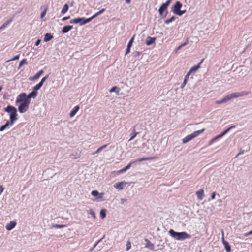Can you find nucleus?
<instances>
[{"label":"nucleus","instance_id":"obj_48","mask_svg":"<svg viewBox=\"0 0 252 252\" xmlns=\"http://www.w3.org/2000/svg\"><path fill=\"white\" fill-rule=\"evenodd\" d=\"M130 47H128L127 46V48L126 51L125 55H127L130 52Z\"/></svg>","mask_w":252,"mask_h":252},{"label":"nucleus","instance_id":"obj_64","mask_svg":"<svg viewBox=\"0 0 252 252\" xmlns=\"http://www.w3.org/2000/svg\"><path fill=\"white\" fill-rule=\"evenodd\" d=\"M214 141H216V140H217V138L216 137H214V138L212 139Z\"/></svg>","mask_w":252,"mask_h":252},{"label":"nucleus","instance_id":"obj_55","mask_svg":"<svg viewBox=\"0 0 252 252\" xmlns=\"http://www.w3.org/2000/svg\"><path fill=\"white\" fill-rule=\"evenodd\" d=\"M4 189V188H3L2 186H0V194L3 192Z\"/></svg>","mask_w":252,"mask_h":252},{"label":"nucleus","instance_id":"obj_59","mask_svg":"<svg viewBox=\"0 0 252 252\" xmlns=\"http://www.w3.org/2000/svg\"><path fill=\"white\" fill-rule=\"evenodd\" d=\"M105 237V235L103 236V237L100 239V240H99L97 243L95 244H96V246L102 241V240Z\"/></svg>","mask_w":252,"mask_h":252},{"label":"nucleus","instance_id":"obj_35","mask_svg":"<svg viewBox=\"0 0 252 252\" xmlns=\"http://www.w3.org/2000/svg\"><path fill=\"white\" fill-rule=\"evenodd\" d=\"M235 127V126H230V127L228 128L227 129H226L225 131H224L221 134H222V135H224L225 134H226L230 129H232V128H234Z\"/></svg>","mask_w":252,"mask_h":252},{"label":"nucleus","instance_id":"obj_40","mask_svg":"<svg viewBox=\"0 0 252 252\" xmlns=\"http://www.w3.org/2000/svg\"><path fill=\"white\" fill-rule=\"evenodd\" d=\"M126 250L128 251L131 248V242L130 241H127L126 245Z\"/></svg>","mask_w":252,"mask_h":252},{"label":"nucleus","instance_id":"obj_39","mask_svg":"<svg viewBox=\"0 0 252 252\" xmlns=\"http://www.w3.org/2000/svg\"><path fill=\"white\" fill-rule=\"evenodd\" d=\"M188 80V78H186V77H185L184 81H183L182 84L181 86V88L183 89L185 87V86L186 85V84L187 83Z\"/></svg>","mask_w":252,"mask_h":252},{"label":"nucleus","instance_id":"obj_31","mask_svg":"<svg viewBox=\"0 0 252 252\" xmlns=\"http://www.w3.org/2000/svg\"><path fill=\"white\" fill-rule=\"evenodd\" d=\"M100 216L102 219L106 217V210L104 209H101L100 212Z\"/></svg>","mask_w":252,"mask_h":252},{"label":"nucleus","instance_id":"obj_27","mask_svg":"<svg viewBox=\"0 0 252 252\" xmlns=\"http://www.w3.org/2000/svg\"><path fill=\"white\" fill-rule=\"evenodd\" d=\"M107 146V145H104L103 146H102L101 147H99L95 152H94L93 154V155H94V154H96L97 153H98L99 152H100V151H101L103 149H104V148H105Z\"/></svg>","mask_w":252,"mask_h":252},{"label":"nucleus","instance_id":"obj_20","mask_svg":"<svg viewBox=\"0 0 252 252\" xmlns=\"http://www.w3.org/2000/svg\"><path fill=\"white\" fill-rule=\"evenodd\" d=\"M72 28H73L72 26H70V25L65 26L63 27L62 31V32L63 33H66L68 32H69L70 30H71Z\"/></svg>","mask_w":252,"mask_h":252},{"label":"nucleus","instance_id":"obj_14","mask_svg":"<svg viewBox=\"0 0 252 252\" xmlns=\"http://www.w3.org/2000/svg\"><path fill=\"white\" fill-rule=\"evenodd\" d=\"M145 241L146 242L145 247L149 249L150 250H154L155 249L154 245L147 239H145Z\"/></svg>","mask_w":252,"mask_h":252},{"label":"nucleus","instance_id":"obj_1","mask_svg":"<svg viewBox=\"0 0 252 252\" xmlns=\"http://www.w3.org/2000/svg\"><path fill=\"white\" fill-rule=\"evenodd\" d=\"M250 94L249 92H235L225 96L221 100L216 101L215 102L217 104H221L225 103L229 101L232 98H236L239 97H242L248 95Z\"/></svg>","mask_w":252,"mask_h":252},{"label":"nucleus","instance_id":"obj_26","mask_svg":"<svg viewBox=\"0 0 252 252\" xmlns=\"http://www.w3.org/2000/svg\"><path fill=\"white\" fill-rule=\"evenodd\" d=\"M91 195L94 197H98V198H100L101 197V196H99V194L98 191L97 190H93L91 192Z\"/></svg>","mask_w":252,"mask_h":252},{"label":"nucleus","instance_id":"obj_11","mask_svg":"<svg viewBox=\"0 0 252 252\" xmlns=\"http://www.w3.org/2000/svg\"><path fill=\"white\" fill-rule=\"evenodd\" d=\"M127 184H129L128 182L123 181L116 183L114 185V187L119 190H121L124 189V187Z\"/></svg>","mask_w":252,"mask_h":252},{"label":"nucleus","instance_id":"obj_57","mask_svg":"<svg viewBox=\"0 0 252 252\" xmlns=\"http://www.w3.org/2000/svg\"><path fill=\"white\" fill-rule=\"evenodd\" d=\"M70 18V16H67V17H63V19H62V21H65L66 20H68Z\"/></svg>","mask_w":252,"mask_h":252},{"label":"nucleus","instance_id":"obj_12","mask_svg":"<svg viewBox=\"0 0 252 252\" xmlns=\"http://www.w3.org/2000/svg\"><path fill=\"white\" fill-rule=\"evenodd\" d=\"M16 224L17 222L15 220H12L6 225L5 228L7 230L10 231L16 226Z\"/></svg>","mask_w":252,"mask_h":252},{"label":"nucleus","instance_id":"obj_46","mask_svg":"<svg viewBox=\"0 0 252 252\" xmlns=\"http://www.w3.org/2000/svg\"><path fill=\"white\" fill-rule=\"evenodd\" d=\"M133 54L134 57H138L140 55V53L138 51H135L133 53Z\"/></svg>","mask_w":252,"mask_h":252},{"label":"nucleus","instance_id":"obj_32","mask_svg":"<svg viewBox=\"0 0 252 252\" xmlns=\"http://www.w3.org/2000/svg\"><path fill=\"white\" fill-rule=\"evenodd\" d=\"M70 157L73 159H77L80 157V154L76 153L75 154H71L70 155Z\"/></svg>","mask_w":252,"mask_h":252},{"label":"nucleus","instance_id":"obj_43","mask_svg":"<svg viewBox=\"0 0 252 252\" xmlns=\"http://www.w3.org/2000/svg\"><path fill=\"white\" fill-rule=\"evenodd\" d=\"M19 58V55H17L15 56L14 57V58L13 59H11L8 61H7V62H9V61H14V60H18Z\"/></svg>","mask_w":252,"mask_h":252},{"label":"nucleus","instance_id":"obj_36","mask_svg":"<svg viewBox=\"0 0 252 252\" xmlns=\"http://www.w3.org/2000/svg\"><path fill=\"white\" fill-rule=\"evenodd\" d=\"M119 90H120V89L118 87L115 86V87H112L110 90V92H116L117 93H118Z\"/></svg>","mask_w":252,"mask_h":252},{"label":"nucleus","instance_id":"obj_9","mask_svg":"<svg viewBox=\"0 0 252 252\" xmlns=\"http://www.w3.org/2000/svg\"><path fill=\"white\" fill-rule=\"evenodd\" d=\"M26 99H27V95L26 93H23L17 96L16 100V104L22 103Z\"/></svg>","mask_w":252,"mask_h":252},{"label":"nucleus","instance_id":"obj_15","mask_svg":"<svg viewBox=\"0 0 252 252\" xmlns=\"http://www.w3.org/2000/svg\"><path fill=\"white\" fill-rule=\"evenodd\" d=\"M43 70H41L33 77H30L29 79L30 80H32V81L36 80L40 77V76L43 74Z\"/></svg>","mask_w":252,"mask_h":252},{"label":"nucleus","instance_id":"obj_42","mask_svg":"<svg viewBox=\"0 0 252 252\" xmlns=\"http://www.w3.org/2000/svg\"><path fill=\"white\" fill-rule=\"evenodd\" d=\"M49 75H47L44 77L40 81V83H41V84L43 85V83L48 79Z\"/></svg>","mask_w":252,"mask_h":252},{"label":"nucleus","instance_id":"obj_47","mask_svg":"<svg viewBox=\"0 0 252 252\" xmlns=\"http://www.w3.org/2000/svg\"><path fill=\"white\" fill-rule=\"evenodd\" d=\"M191 73H192V72L191 71V70L190 69L188 72L187 73V74H186V75L185 76L186 78H189V76L190 75V74H191Z\"/></svg>","mask_w":252,"mask_h":252},{"label":"nucleus","instance_id":"obj_45","mask_svg":"<svg viewBox=\"0 0 252 252\" xmlns=\"http://www.w3.org/2000/svg\"><path fill=\"white\" fill-rule=\"evenodd\" d=\"M47 10V8H46L44 11L41 14V18H42L46 14V11Z\"/></svg>","mask_w":252,"mask_h":252},{"label":"nucleus","instance_id":"obj_6","mask_svg":"<svg viewBox=\"0 0 252 252\" xmlns=\"http://www.w3.org/2000/svg\"><path fill=\"white\" fill-rule=\"evenodd\" d=\"M30 103V100L27 99L24 102L20 103L21 104L18 107V110L21 113H23L27 111L29 105Z\"/></svg>","mask_w":252,"mask_h":252},{"label":"nucleus","instance_id":"obj_44","mask_svg":"<svg viewBox=\"0 0 252 252\" xmlns=\"http://www.w3.org/2000/svg\"><path fill=\"white\" fill-rule=\"evenodd\" d=\"M186 10H180L178 13L177 15L178 16H182L183 14H184L186 12Z\"/></svg>","mask_w":252,"mask_h":252},{"label":"nucleus","instance_id":"obj_5","mask_svg":"<svg viewBox=\"0 0 252 252\" xmlns=\"http://www.w3.org/2000/svg\"><path fill=\"white\" fill-rule=\"evenodd\" d=\"M91 18H89L88 19H86L84 17L82 18H77L76 19H72L70 21V23L71 24H79L80 25H83L86 24L91 21Z\"/></svg>","mask_w":252,"mask_h":252},{"label":"nucleus","instance_id":"obj_30","mask_svg":"<svg viewBox=\"0 0 252 252\" xmlns=\"http://www.w3.org/2000/svg\"><path fill=\"white\" fill-rule=\"evenodd\" d=\"M66 226L65 225L53 224L51 226V228H63L65 227Z\"/></svg>","mask_w":252,"mask_h":252},{"label":"nucleus","instance_id":"obj_52","mask_svg":"<svg viewBox=\"0 0 252 252\" xmlns=\"http://www.w3.org/2000/svg\"><path fill=\"white\" fill-rule=\"evenodd\" d=\"M40 42H41V40H40V39H38V40L36 41V42H35V46H38V45H39V44L40 43Z\"/></svg>","mask_w":252,"mask_h":252},{"label":"nucleus","instance_id":"obj_8","mask_svg":"<svg viewBox=\"0 0 252 252\" xmlns=\"http://www.w3.org/2000/svg\"><path fill=\"white\" fill-rule=\"evenodd\" d=\"M182 6V3L179 1H177L175 4L172 7V11L176 15L180 11V9Z\"/></svg>","mask_w":252,"mask_h":252},{"label":"nucleus","instance_id":"obj_17","mask_svg":"<svg viewBox=\"0 0 252 252\" xmlns=\"http://www.w3.org/2000/svg\"><path fill=\"white\" fill-rule=\"evenodd\" d=\"M196 195L198 198V199L200 200L203 199L204 197V191L203 189H200V190L197 191L196 192Z\"/></svg>","mask_w":252,"mask_h":252},{"label":"nucleus","instance_id":"obj_56","mask_svg":"<svg viewBox=\"0 0 252 252\" xmlns=\"http://www.w3.org/2000/svg\"><path fill=\"white\" fill-rule=\"evenodd\" d=\"M181 48H182L181 47V45H180L179 46H178L176 49V50H175V53H177L178 52V50H180L181 49Z\"/></svg>","mask_w":252,"mask_h":252},{"label":"nucleus","instance_id":"obj_23","mask_svg":"<svg viewBox=\"0 0 252 252\" xmlns=\"http://www.w3.org/2000/svg\"><path fill=\"white\" fill-rule=\"evenodd\" d=\"M12 20H13V18H11L8 21H7L5 23H4L0 27V30L4 29Z\"/></svg>","mask_w":252,"mask_h":252},{"label":"nucleus","instance_id":"obj_22","mask_svg":"<svg viewBox=\"0 0 252 252\" xmlns=\"http://www.w3.org/2000/svg\"><path fill=\"white\" fill-rule=\"evenodd\" d=\"M53 38V36L50 33H46L44 36V41L45 42H48Z\"/></svg>","mask_w":252,"mask_h":252},{"label":"nucleus","instance_id":"obj_63","mask_svg":"<svg viewBox=\"0 0 252 252\" xmlns=\"http://www.w3.org/2000/svg\"><path fill=\"white\" fill-rule=\"evenodd\" d=\"M126 0V3L127 4H129L131 1V0Z\"/></svg>","mask_w":252,"mask_h":252},{"label":"nucleus","instance_id":"obj_10","mask_svg":"<svg viewBox=\"0 0 252 252\" xmlns=\"http://www.w3.org/2000/svg\"><path fill=\"white\" fill-rule=\"evenodd\" d=\"M221 233H222V241L224 246V247L226 251V252H230L231 248H230V246H229L228 242L226 241L224 239V232H223V230H221Z\"/></svg>","mask_w":252,"mask_h":252},{"label":"nucleus","instance_id":"obj_3","mask_svg":"<svg viewBox=\"0 0 252 252\" xmlns=\"http://www.w3.org/2000/svg\"><path fill=\"white\" fill-rule=\"evenodd\" d=\"M5 111L10 113V120L11 122L14 123L17 120V110L16 109L12 106H8L4 109Z\"/></svg>","mask_w":252,"mask_h":252},{"label":"nucleus","instance_id":"obj_50","mask_svg":"<svg viewBox=\"0 0 252 252\" xmlns=\"http://www.w3.org/2000/svg\"><path fill=\"white\" fill-rule=\"evenodd\" d=\"M244 152L243 150H240L239 153L236 155V158H237L239 156L242 155Z\"/></svg>","mask_w":252,"mask_h":252},{"label":"nucleus","instance_id":"obj_41","mask_svg":"<svg viewBox=\"0 0 252 252\" xmlns=\"http://www.w3.org/2000/svg\"><path fill=\"white\" fill-rule=\"evenodd\" d=\"M89 213L93 218L95 219L96 218L95 214L92 209H91L89 210Z\"/></svg>","mask_w":252,"mask_h":252},{"label":"nucleus","instance_id":"obj_13","mask_svg":"<svg viewBox=\"0 0 252 252\" xmlns=\"http://www.w3.org/2000/svg\"><path fill=\"white\" fill-rule=\"evenodd\" d=\"M14 123L11 122L10 121H7L6 123L5 124V125L2 126L0 127V131H3L6 128H8L9 126H12Z\"/></svg>","mask_w":252,"mask_h":252},{"label":"nucleus","instance_id":"obj_34","mask_svg":"<svg viewBox=\"0 0 252 252\" xmlns=\"http://www.w3.org/2000/svg\"><path fill=\"white\" fill-rule=\"evenodd\" d=\"M42 86V85L41 84V83H40V82L36 85L33 88V90L35 91L36 92V91L39 90L40 89V88Z\"/></svg>","mask_w":252,"mask_h":252},{"label":"nucleus","instance_id":"obj_2","mask_svg":"<svg viewBox=\"0 0 252 252\" xmlns=\"http://www.w3.org/2000/svg\"><path fill=\"white\" fill-rule=\"evenodd\" d=\"M168 232L173 238L178 241H183L191 238V235L186 232H177L173 229H170Z\"/></svg>","mask_w":252,"mask_h":252},{"label":"nucleus","instance_id":"obj_28","mask_svg":"<svg viewBox=\"0 0 252 252\" xmlns=\"http://www.w3.org/2000/svg\"><path fill=\"white\" fill-rule=\"evenodd\" d=\"M105 11V9H102L101 10H100L99 12L95 13L94 15L92 17H91V20H92L94 18L97 17V16L100 15L102 14L104 11Z\"/></svg>","mask_w":252,"mask_h":252},{"label":"nucleus","instance_id":"obj_29","mask_svg":"<svg viewBox=\"0 0 252 252\" xmlns=\"http://www.w3.org/2000/svg\"><path fill=\"white\" fill-rule=\"evenodd\" d=\"M68 10V5L67 4L64 5L63 8L61 11V13L63 14H65Z\"/></svg>","mask_w":252,"mask_h":252},{"label":"nucleus","instance_id":"obj_19","mask_svg":"<svg viewBox=\"0 0 252 252\" xmlns=\"http://www.w3.org/2000/svg\"><path fill=\"white\" fill-rule=\"evenodd\" d=\"M80 107L79 106H76L74 109L71 111L69 116L70 117H73L77 113V111L79 110Z\"/></svg>","mask_w":252,"mask_h":252},{"label":"nucleus","instance_id":"obj_51","mask_svg":"<svg viewBox=\"0 0 252 252\" xmlns=\"http://www.w3.org/2000/svg\"><path fill=\"white\" fill-rule=\"evenodd\" d=\"M127 201V200L125 198H122L121 199V203L122 204H124L125 202Z\"/></svg>","mask_w":252,"mask_h":252},{"label":"nucleus","instance_id":"obj_58","mask_svg":"<svg viewBox=\"0 0 252 252\" xmlns=\"http://www.w3.org/2000/svg\"><path fill=\"white\" fill-rule=\"evenodd\" d=\"M188 43V40H187V41L183 44H181V46L182 47H183L186 46V45H187Z\"/></svg>","mask_w":252,"mask_h":252},{"label":"nucleus","instance_id":"obj_49","mask_svg":"<svg viewBox=\"0 0 252 252\" xmlns=\"http://www.w3.org/2000/svg\"><path fill=\"white\" fill-rule=\"evenodd\" d=\"M252 230L251 231H250V232H248V233H246L244 234V236L245 237H247L249 235H252Z\"/></svg>","mask_w":252,"mask_h":252},{"label":"nucleus","instance_id":"obj_53","mask_svg":"<svg viewBox=\"0 0 252 252\" xmlns=\"http://www.w3.org/2000/svg\"><path fill=\"white\" fill-rule=\"evenodd\" d=\"M216 193L215 192H213L211 195V199H214L215 198Z\"/></svg>","mask_w":252,"mask_h":252},{"label":"nucleus","instance_id":"obj_4","mask_svg":"<svg viewBox=\"0 0 252 252\" xmlns=\"http://www.w3.org/2000/svg\"><path fill=\"white\" fill-rule=\"evenodd\" d=\"M204 131V129H202L200 130L196 131L190 135H188L182 140L183 143L185 144L189 142L196 137L198 136L199 134L202 133Z\"/></svg>","mask_w":252,"mask_h":252},{"label":"nucleus","instance_id":"obj_25","mask_svg":"<svg viewBox=\"0 0 252 252\" xmlns=\"http://www.w3.org/2000/svg\"><path fill=\"white\" fill-rule=\"evenodd\" d=\"M133 162L129 163L127 166L118 171L119 173H122L129 169Z\"/></svg>","mask_w":252,"mask_h":252},{"label":"nucleus","instance_id":"obj_61","mask_svg":"<svg viewBox=\"0 0 252 252\" xmlns=\"http://www.w3.org/2000/svg\"><path fill=\"white\" fill-rule=\"evenodd\" d=\"M222 136H223L222 134H220L218 135L217 136H216V137L217 138V139H219V138L222 137Z\"/></svg>","mask_w":252,"mask_h":252},{"label":"nucleus","instance_id":"obj_16","mask_svg":"<svg viewBox=\"0 0 252 252\" xmlns=\"http://www.w3.org/2000/svg\"><path fill=\"white\" fill-rule=\"evenodd\" d=\"M155 41L156 38L148 36L146 39L145 43L147 45L149 46L154 43L155 42Z\"/></svg>","mask_w":252,"mask_h":252},{"label":"nucleus","instance_id":"obj_18","mask_svg":"<svg viewBox=\"0 0 252 252\" xmlns=\"http://www.w3.org/2000/svg\"><path fill=\"white\" fill-rule=\"evenodd\" d=\"M37 93L34 91L33 90V91L30 93L27 96V99H28V100H30V98H35L37 96Z\"/></svg>","mask_w":252,"mask_h":252},{"label":"nucleus","instance_id":"obj_7","mask_svg":"<svg viewBox=\"0 0 252 252\" xmlns=\"http://www.w3.org/2000/svg\"><path fill=\"white\" fill-rule=\"evenodd\" d=\"M171 0H168L165 3H163L160 7L158 11L160 16H162L163 12L167 8Z\"/></svg>","mask_w":252,"mask_h":252},{"label":"nucleus","instance_id":"obj_60","mask_svg":"<svg viewBox=\"0 0 252 252\" xmlns=\"http://www.w3.org/2000/svg\"><path fill=\"white\" fill-rule=\"evenodd\" d=\"M137 134V133H136L133 136H132L129 139V141H131L132 140V139H133L136 136V135Z\"/></svg>","mask_w":252,"mask_h":252},{"label":"nucleus","instance_id":"obj_21","mask_svg":"<svg viewBox=\"0 0 252 252\" xmlns=\"http://www.w3.org/2000/svg\"><path fill=\"white\" fill-rule=\"evenodd\" d=\"M203 61V60L202 59L197 65L191 67L190 68L191 71L192 72H196L200 67V64L202 63Z\"/></svg>","mask_w":252,"mask_h":252},{"label":"nucleus","instance_id":"obj_62","mask_svg":"<svg viewBox=\"0 0 252 252\" xmlns=\"http://www.w3.org/2000/svg\"><path fill=\"white\" fill-rule=\"evenodd\" d=\"M213 142H214V141L213 139H211L209 142V145L212 144L213 143Z\"/></svg>","mask_w":252,"mask_h":252},{"label":"nucleus","instance_id":"obj_54","mask_svg":"<svg viewBox=\"0 0 252 252\" xmlns=\"http://www.w3.org/2000/svg\"><path fill=\"white\" fill-rule=\"evenodd\" d=\"M96 244H95L92 248H91L89 250V252H92V251L96 247Z\"/></svg>","mask_w":252,"mask_h":252},{"label":"nucleus","instance_id":"obj_38","mask_svg":"<svg viewBox=\"0 0 252 252\" xmlns=\"http://www.w3.org/2000/svg\"><path fill=\"white\" fill-rule=\"evenodd\" d=\"M134 37H135V35H134L132 38L130 40V41H129L128 43V45H127V47H131L132 45V43L133 42V40H134Z\"/></svg>","mask_w":252,"mask_h":252},{"label":"nucleus","instance_id":"obj_37","mask_svg":"<svg viewBox=\"0 0 252 252\" xmlns=\"http://www.w3.org/2000/svg\"><path fill=\"white\" fill-rule=\"evenodd\" d=\"M175 19V17L172 16L170 19L166 20L165 21V23L168 24L170 23V22H172V21H173Z\"/></svg>","mask_w":252,"mask_h":252},{"label":"nucleus","instance_id":"obj_24","mask_svg":"<svg viewBox=\"0 0 252 252\" xmlns=\"http://www.w3.org/2000/svg\"><path fill=\"white\" fill-rule=\"evenodd\" d=\"M154 158V157L143 158H141L137 159L135 162H142L143 161L150 160L153 159Z\"/></svg>","mask_w":252,"mask_h":252},{"label":"nucleus","instance_id":"obj_33","mask_svg":"<svg viewBox=\"0 0 252 252\" xmlns=\"http://www.w3.org/2000/svg\"><path fill=\"white\" fill-rule=\"evenodd\" d=\"M27 60L26 59H23L19 63L18 68H20L23 65L27 64Z\"/></svg>","mask_w":252,"mask_h":252}]
</instances>
